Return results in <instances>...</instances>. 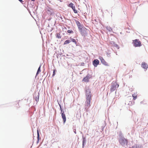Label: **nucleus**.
Listing matches in <instances>:
<instances>
[{
    "label": "nucleus",
    "mask_w": 148,
    "mask_h": 148,
    "mask_svg": "<svg viewBox=\"0 0 148 148\" xmlns=\"http://www.w3.org/2000/svg\"><path fill=\"white\" fill-rule=\"evenodd\" d=\"M58 55H57V58H58Z\"/></svg>",
    "instance_id": "obj_37"
},
{
    "label": "nucleus",
    "mask_w": 148,
    "mask_h": 148,
    "mask_svg": "<svg viewBox=\"0 0 148 148\" xmlns=\"http://www.w3.org/2000/svg\"><path fill=\"white\" fill-rule=\"evenodd\" d=\"M86 95V101L85 102V106H86L85 108V110L86 112H88V109L87 107H89L90 105L91 98V91L89 87H86L85 89Z\"/></svg>",
    "instance_id": "obj_1"
},
{
    "label": "nucleus",
    "mask_w": 148,
    "mask_h": 148,
    "mask_svg": "<svg viewBox=\"0 0 148 148\" xmlns=\"http://www.w3.org/2000/svg\"><path fill=\"white\" fill-rule=\"evenodd\" d=\"M74 21H75L76 23V24L78 28L79 31L80 30L82 29H83V28L85 27L82 24H81V23L79 22L77 20H76L74 19Z\"/></svg>",
    "instance_id": "obj_9"
},
{
    "label": "nucleus",
    "mask_w": 148,
    "mask_h": 148,
    "mask_svg": "<svg viewBox=\"0 0 148 148\" xmlns=\"http://www.w3.org/2000/svg\"><path fill=\"white\" fill-rule=\"evenodd\" d=\"M68 6L69 7L72 8V10H73L74 12L75 13H77V11L75 9V6L74 5V4L73 3H72L71 2V3H69V5H68Z\"/></svg>",
    "instance_id": "obj_11"
},
{
    "label": "nucleus",
    "mask_w": 148,
    "mask_h": 148,
    "mask_svg": "<svg viewBox=\"0 0 148 148\" xmlns=\"http://www.w3.org/2000/svg\"><path fill=\"white\" fill-rule=\"evenodd\" d=\"M77 46H79L80 44L79 43L76 42V44H75Z\"/></svg>",
    "instance_id": "obj_33"
},
{
    "label": "nucleus",
    "mask_w": 148,
    "mask_h": 148,
    "mask_svg": "<svg viewBox=\"0 0 148 148\" xmlns=\"http://www.w3.org/2000/svg\"><path fill=\"white\" fill-rule=\"evenodd\" d=\"M58 89H59V87H58Z\"/></svg>",
    "instance_id": "obj_43"
},
{
    "label": "nucleus",
    "mask_w": 148,
    "mask_h": 148,
    "mask_svg": "<svg viewBox=\"0 0 148 148\" xmlns=\"http://www.w3.org/2000/svg\"><path fill=\"white\" fill-rule=\"evenodd\" d=\"M129 148H143V146L141 145L135 144Z\"/></svg>",
    "instance_id": "obj_13"
},
{
    "label": "nucleus",
    "mask_w": 148,
    "mask_h": 148,
    "mask_svg": "<svg viewBox=\"0 0 148 148\" xmlns=\"http://www.w3.org/2000/svg\"><path fill=\"white\" fill-rule=\"evenodd\" d=\"M48 26L49 27V25H48Z\"/></svg>",
    "instance_id": "obj_44"
},
{
    "label": "nucleus",
    "mask_w": 148,
    "mask_h": 148,
    "mask_svg": "<svg viewBox=\"0 0 148 148\" xmlns=\"http://www.w3.org/2000/svg\"><path fill=\"white\" fill-rule=\"evenodd\" d=\"M92 77L91 75L88 74L86 77H84L82 80V82H89V79Z\"/></svg>",
    "instance_id": "obj_7"
},
{
    "label": "nucleus",
    "mask_w": 148,
    "mask_h": 148,
    "mask_svg": "<svg viewBox=\"0 0 148 148\" xmlns=\"http://www.w3.org/2000/svg\"><path fill=\"white\" fill-rule=\"evenodd\" d=\"M84 64V63H81V64Z\"/></svg>",
    "instance_id": "obj_42"
},
{
    "label": "nucleus",
    "mask_w": 148,
    "mask_h": 148,
    "mask_svg": "<svg viewBox=\"0 0 148 148\" xmlns=\"http://www.w3.org/2000/svg\"><path fill=\"white\" fill-rule=\"evenodd\" d=\"M132 95L134 100H135L137 98V96L136 95L134 94H133Z\"/></svg>",
    "instance_id": "obj_25"
},
{
    "label": "nucleus",
    "mask_w": 148,
    "mask_h": 148,
    "mask_svg": "<svg viewBox=\"0 0 148 148\" xmlns=\"http://www.w3.org/2000/svg\"><path fill=\"white\" fill-rule=\"evenodd\" d=\"M39 93H38L37 95H35V99L36 101L37 102H38L39 101Z\"/></svg>",
    "instance_id": "obj_16"
},
{
    "label": "nucleus",
    "mask_w": 148,
    "mask_h": 148,
    "mask_svg": "<svg viewBox=\"0 0 148 148\" xmlns=\"http://www.w3.org/2000/svg\"><path fill=\"white\" fill-rule=\"evenodd\" d=\"M51 1H49V3H51Z\"/></svg>",
    "instance_id": "obj_41"
},
{
    "label": "nucleus",
    "mask_w": 148,
    "mask_h": 148,
    "mask_svg": "<svg viewBox=\"0 0 148 148\" xmlns=\"http://www.w3.org/2000/svg\"><path fill=\"white\" fill-rule=\"evenodd\" d=\"M119 86V85L117 84L116 83L114 82V83H112V86L110 89V92H112L115 90L117 88H118Z\"/></svg>",
    "instance_id": "obj_5"
},
{
    "label": "nucleus",
    "mask_w": 148,
    "mask_h": 148,
    "mask_svg": "<svg viewBox=\"0 0 148 148\" xmlns=\"http://www.w3.org/2000/svg\"><path fill=\"white\" fill-rule=\"evenodd\" d=\"M142 67L144 69H147L148 68V65L145 62H143L141 64Z\"/></svg>",
    "instance_id": "obj_14"
},
{
    "label": "nucleus",
    "mask_w": 148,
    "mask_h": 148,
    "mask_svg": "<svg viewBox=\"0 0 148 148\" xmlns=\"http://www.w3.org/2000/svg\"><path fill=\"white\" fill-rule=\"evenodd\" d=\"M81 134H82V148H84L86 144L87 140L86 136H84L82 132H81Z\"/></svg>",
    "instance_id": "obj_8"
},
{
    "label": "nucleus",
    "mask_w": 148,
    "mask_h": 148,
    "mask_svg": "<svg viewBox=\"0 0 148 148\" xmlns=\"http://www.w3.org/2000/svg\"><path fill=\"white\" fill-rule=\"evenodd\" d=\"M134 46L135 47H138L141 46V44L140 41L139 40L136 39L133 40Z\"/></svg>",
    "instance_id": "obj_6"
},
{
    "label": "nucleus",
    "mask_w": 148,
    "mask_h": 148,
    "mask_svg": "<svg viewBox=\"0 0 148 148\" xmlns=\"http://www.w3.org/2000/svg\"><path fill=\"white\" fill-rule=\"evenodd\" d=\"M110 43L111 44L113 45H114L116 43L114 41H111L110 42Z\"/></svg>",
    "instance_id": "obj_28"
},
{
    "label": "nucleus",
    "mask_w": 148,
    "mask_h": 148,
    "mask_svg": "<svg viewBox=\"0 0 148 148\" xmlns=\"http://www.w3.org/2000/svg\"><path fill=\"white\" fill-rule=\"evenodd\" d=\"M62 53L61 52H59V53H58L57 54V55H58V56H59V55H60V56H61L62 54Z\"/></svg>",
    "instance_id": "obj_31"
},
{
    "label": "nucleus",
    "mask_w": 148,
    "mask_h": 148,
    "mask_svg": "<svg viewBox=\"0 0 148 148\" xmlns=\"http://www.w3.org/2000/svg\"><path fill=\"white\" fill-rule=\"evenodd\" d=\"M80 33V34L82 36L85 37L88 35V32H90L89 30L87 29L85 27H84L83 29H82L79 30Z\"/></svg>",
    "instance_id": "obj_3"
},
{
    "label": "nucleus",
    "mask_w": 148,
    "mask_h": 148,
    "mask_svg": "<svg viewBox=\"0 0 148 148\" xmlns=\"http://www.w3.org/2000/svg\"><path fill=\"white\" fill-rule=\"evenodd\" d=\"M67 32L68 33L70 34H73L74 33L71 30H69Z\"/></svg>",
    "instance_id": "obj_24"
},
{
    "label": "nucleus",
    "mask_w": 148,
    "mask_h": 148,
    "mask_svg": "<svg viewBox=\"0 0 148 148\" xmlns=\"http://www.w3.org/2000/svg\"><path fill=\"white\" fill-rule=\"evenodd\" d=\"M50 19H51L49 18V19H48V20L49 21V20H50Z\"/></svg>",
    "instance_id": "obj_40"
},
{
    "label": "nucleus",
    "mask_w": 148,
    "mask_h": 148,
    "mask_svg": "<svg viewBox=\"0 0 148 148\" xmlns=\"http://www.w3.org/2000/svg\"><path fill=\"white\" fill-rule=\"evenodd\" d=\"M106 29L108 30L109 32H111L112 31V29L111 27H106Z\"/></svg>",
    "instance_id": "obj_23"
},
{
    "label": "nucleus",
    "mask_w": 148,
    "mask_h": 148,
    "mask_svg": "<svg viewBox=\"0 0 148 148\" xmlns=\"http://www.w3.org/2000/svg\"><path fill=\"white\" fill-rule=\"evenodd\" d=\"M99 59L100 60L101 63L103 65L106 66H110L108 63L105 61L102 57L99 56Z\"/></svg>",
    "instance_id": "obj_10"
},
{
    "label": "nucleus",
    "mask_w": 148,
    "mask_h": 148,
    "mask_svg": "<svg viewBox=\"0 0 148 148\" xmlns=\"http://www.w3.org/2000/svg\"><path fill=\"white\" fill-rule=\"evenodd\" d=\"M71 41L74 43L75 44H76V42H77L75 39L73 38H71Z\"/></svg>",
    "instance_id": "obj_21"
},
{
    "label": "nucleus",
    "mask_w": 148,
    "mask_h": 148,
    "mask_svg": "<svg viewBox=\"0 0 148 148\" xmlns=\"http://www.w3.org/2000/svg\"><path fill=\"white\" fill-rule=\"evenodd\" d=\"M58 104L60 107L61 106V105L59 103H58Z\"/></svg>",
    "instance_id": "obj_36"
},
{
    "label": "nucleus",
    "mask_w": 148,
    "mask_h": 148,
    "mask_svg": "<svg viewBox=\"0 0 148 148\" xmlns=\"http://www.w3.org/2000/svg\"><path fill=\"white\" fill-rule=\"evenodd\" d=\"M73 131H74V133L75 134H76V129H74Z\"/></svg>",
    "instance_id": "obj_34"
},
{
    "label": "nucleus",
    "mask_w": 148,
    "mask_h": 148,
    "mask_svg": "<svg viewBox=\"0 0 148 148\" xmlns=\"http://www.w3.org/2000/svg\"><path fill=\"white\" fill-rule=\"evenodd\" d=\"M21 3L23 4H24L23 3L24 1H23V0H18Z\"/></svg>",
    "instance_id": "obj_30"
},
{
    "label": "nucleus",
    "mask_w": 148,
    "mask_h": 148,
    "mask_svg": "<svg viewBox=\"0 0 148 148\" xmlns=\"http://www.w3.org/2000/svg\"><path fill=\"white\" fill-rule=\"evenodd\" d=\"M105 125L102 126H101V130L102 131H103L105 127Z\"/></svg>",
    "instance_id": "obj_29"
},
{
    "label": "nucleus",
    "mask_w": 148,
    "mask_h": 148,
    "mask_svg": "<svg viewBox=\"0 0 148 148\" xmlns=\"http://www.w3.org/2000/svg\"><path fill=\"white\" fill-rule=\"evenodd\" d=\"M61 116L63 120V123L64 124L66 121V118L65 114H64V113H63L61 114Z\"/></svg>",
    "instance_id": "obj_15"
},
{
    "label": "nucleus",
    "mask_w": 148,
    "mask_h": 148,
    "mask_svg": "<svg viewBox=\"0 0 148 148\" xmlns=\"http://www.w3.org/2000/svg\"><path fill=\"white\" fill-rule=\"evenodd\" d=\"M114 47H116L118 49H119V47L118 46V45L115 43L114 45H113Z\"/></svg>",
    "instance_id": "obj_27"
},
{
    "label": "nucleus",
    "mask_w": 148,
    "mask_h": 148,
    "mask_svg": "<svg viewBox=\"0 0 148 148\" xmlns=\"http://www.w3.org/2000/svg\"><path fill=\"white\" fill-rule=\"evenodd\" d=\"M99 61L97 59H95L92 61V64L94 66L96 67L99 64Z\"/></svg>",
    "instance_id": "obj_12"
},
{
    "label": "nucleus",
    "mask_w": 148,
    "mask_h": 148,
    "mask_svg": "<svg viewBox=\"0 0 148 148\" xmlns=\"http://www.w3.org/2000/svg\"><path fill=\"white\" fill-rule=\"evenodd\" d=\"M63 113H64V110H63V109H62V110H61V114H62Z\"/></svg>",
    "instance_id": "obj_32"
},
{
    "label": "nucleus",
    "mask_w": 148,
    "mask_h": 148,
    "mask_svg": "<svg viewBox=\"0 0 148 148\" xmlns=\"http://www.w3.org/2000/svg\"><path fill=\"white\" fill-rule=\"evenodd\" d=\"M71 42V40H67L64 41V44L65 45V44H68L70 42Z\"/></svg>",
    "instance_id": "obj_19"
},
{
    "label": "nucleus",
    "mask_w": 148,
    "mask_h": 148,
    "mask_svg": "<svg viewBox=\"0 0 148 148\" xmlns=\"http://www.w3.org/2000/svg\"><path fill=\"white\" fill-rule=\"evenodd\" d=\"M56 70H55V69L53 70V75H52V77H54L55 75L56 74Z\"/></svg>",
    "instance_id": "obj_26"
},
{
    "label": "nucleus",
    "mask_w": 148,
    "mask_h": 148,
    "mask_svg": "<svg viewBox=\"0 0 148 148\" xmlns=\"http://www.w3.org/2000/svg\"><path fill=\"white\" fill-rule=\"evenodd\" d=\"M60 110H62V109H63V108H62V106H60Z\"/></svg>",
    "instance_id": "obj_35"
},
{
    "label": "nucleus",
    "mask_w": 148,
    "mask_h": 148,
    "mask_svg": "<svg viewBox=\"0 0 148 148\" xmlns=\"http://www.w3.org/2000/svg\"><path fill=\"white\" fill-rule=\"evenodd\" d=\"M56 37L58 38H61L60 33H57L56 35Z\"/></svg>",
    "instance_id": "obj_22"
},
{
    "label": "nucleus",
    "mask_w": 148,
    "mask_h": 148,
    "mask_svg": "<svg viewBox=\"0 0 148 148\" xmlns=\"http://www.w3.org/2000/svg\"><path fill=\"white\" fill-rule=\"evenodd\" d=\"M119 138H122V137H124L123 136V134L121 132H120L119 133Z\"/></svg>",
    "instance_id": "obj_20"
},
{
    "label": "nucleus",
    "mask_w": 148,
    "mask_h": 148,
    "mask_svg": "<svg viewBox=\"0 0 148 148\" xmlns=\"http://www.w3.org/2000/svg\"><path fill=\"white\" fill-rule=\"evenodd\" d=\"M32 1H35V0H31Z\"/></svg>",
    "instance_id": "obj_38"
},
{
    "label": "nucleus",
    "mask_w": 148,
    "mask_h": 148,
    "mask_svg": "<svg viewBox=\"0 0 148 148\" xmlns=\"http://www.w3.org/2000/svg\"><path fill=\"white\" fill-rule=\"evenodd\" d=\"M122 138H119V141L120 144L123 147H125L127 145L128 141L127 139L124 137H122Z\"/></svg>",
    "instance_id": "obj_2"
},
{
    "label": "nucleus",
    "mask_w": 148,
    "mask_h": 148,
    "mask_svg": "<svg viewBox=\"0 0 148 148\" xmlns=\"http://www.w3.org/2000/svg\"><path fill=\"white\" fill-rule=\"evenodd\" d=\"M37 143H39V139H40V138H39L40 135H39V131H38V130H37Z\"/></svg>",
    "instance_id": "obj_17"
},
{
    "label": "nucleus",
    "mask_w": 148,
    "mask_h": 148,
    "mask_svg": "<svg viewBox=\"0 0 148 148\" xmlns=\"http://www.w3.org/2000/svg\"><path fill=\"white\" fill-rule=\"evenodd\" d=\"M46 10L48 12V13L51 15L53 14V9L50 6V5H46L45 7Z\"/></svg>",
    "instance_id": "obj_4"
},
{
    "label": "nucleus",
    "mask_w": 148,
    "mask_h": 148,
    "mask_svg": "<svg viewBox=\"0 0 148 148\" xmlns=\"http://www.w3.org/2000/svg\"><path fill=\"white\" fill-rule=\"evenodd\" d=\"M112 13H111V17H112Z\"/></svg>",
    "instance_id": "obj_39"
},
{
    "label": "nucleus",
    "mask_w": 148,
    "mask_h": 148,
    "mask_svg": "<svg viewBox=\"0 0 148 148\" xmlns=\"http://www.w3.org/2000/svg\"><path fill=\"white\" fill-rule=\"evenodd\" d=\"M40 68L41 66L40 65L39 68H38V69L36 73V76H37L39 73L41 72Z\"/></svg>",
    "instance_id": "obj_18"
}]
</instances>
